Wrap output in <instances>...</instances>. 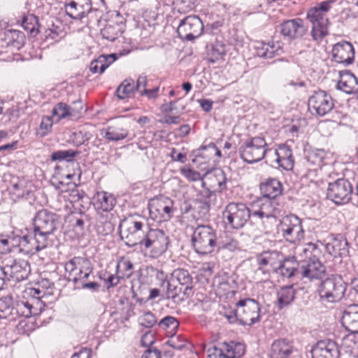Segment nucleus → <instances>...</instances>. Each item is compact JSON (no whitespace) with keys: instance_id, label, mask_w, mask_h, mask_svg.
Returning <instances> with one entry per match:
<instances>
[{"instance_id":"f257e3e1","label":"nucleus","mask_w":358,"mask_h":358,"mask_svg":"<svg viewBox=\"0 0 358 358\" xmlns=\"http://www.w3.org/2000/svg\"><path fill=\"white\" fill-rule=\"evenodd\" d=\"M59 224V215L45 209L39 210L33 220L32 231L41 246H48L49 236L54 234Z\"/></svg>"},{"instance_id":"f03ea898","label":"nucleus","mask_w":358,"mask_h":358,"mask_svg":"<svg viewBox=\"0 0 358 358\" xmlns=\"http://www.w3.org/2000/svg\"><path fill=\"white\" fill-rule=\"evenodd\" d=\"M334 2V0L322 1L308 10L307 19L312 24L311 36L314 41H320L328 35L329 21L327 13Z\"/></svg>"},{"instance_id":"7ed1b4c3","label":"nucleus","mask_w":358,"mask_h":358,"mask_svg":"<svg viewBox=\"0 0 358 358\" xmlns=\"http://www.w3.org/2000/svg\"><path fill=\"white\" fill-rule=\"evenodd\" d=\"M217 231L209 224H198L192 235V245L196 253L207 255L216 248Z\"/></svg>"},{"instance_id":"20e7f679","label":"nucleus","mask_w":358,"mask_h":358,"mask_svg":"<svg viewBox=\"0 0 358 358\" xmlns=\"http://www.w3.org/2000/svg\"><path fill=\"white\" fill-rule=\"evenodd\" d=\"M149 225L145 222L124 220L119 226L121 239L129 248L138 245L140 250L146 238Z\"/></svg>"},{"instance_id":"39448f33","label":"nucleus","mask_w":358,"mask_h":358,"mask_svg":"<svg viewBox=\"0 0 358 358\" xmlns=\"http://www.w3.org/2000/svg\"><path fill=\"white\" fill-rule=\"evenodd\" d=\"M271 152L272 149L268 148L266 140L261 136L245 141L238 149L241 158L248 164L258 162L265 157L268 159Z\"/></svg>"},{"instance_id":"423d86ee","label":"nucleus","mask_w":358,"mask_h":358,"mask_svg":"<svg viewBox=\"0 0 358 358\" xmlns=\"http://www.w3.org/2000/svg\"><path fill=\"white\" fill-rule=\"evenodd\" d=\"M260 306L255 299L247 298L236 303L233 315H227L230 322L238 320L242 325H252L259 321Z\"/></svg>"},{"instance_id":"0eeeda50","label":"nucleus","mask_w":358,"mask_h":358,"mask_svg":"<svg viewBox=\"0 0 358 358\" xmlns=\"http://www.w3.org/2000/svg\"><path fill=\"white\" fill-rule=\"evenodd\" d=\"M309 262L301 266V275L310 279L322 278L326 272V267L319 261L321 250L316 243H308L302 250Z\"/></svg>"},{"instance_id":"6e6552de","label":"nucleus","mask_w":358,"mask_h":358,"mask_svg":"<svg viewBox=\"0 0 358 358\" xmlns=\"http://www.w3.org/2000/svg\"><path fill=\"white\" fill-rule=\"evenodd\" d=\"M347 286L341 275H331L320 282L318 287L320 298L329 303L338 302L344 297Z\"/></svg>"},{"instance_id":"1a4fd4ad","label":"nucleus","mask_w":358,"mask_h":358,"mask_svg":"<svg viewBox=\"0 0 358 358\" xmlns=\"http://www.w3.org/2000/svg\"><path fill=\"white\" fill-rule=\"evenodd\" d=\"M141 251L152 258L162 255L170 244L169 236L162 229L149 228Z\"/></svg>"},{"instance_id":"9d476101","label":"nucleus","mask_w":358,"mask_h":358,"mask_svg":"<svg viewBox=\"0 0 358 358\" xmlns=\"http://www.w3.org/2000/svg\"><path fill=\"white\" fill-rule=\"evenodd\" d=\"M251 211L245 203L242 202H230L222 212L224 223L230 228L239 229L243 228L251 217Z\"/></svg>"},{"instance_id":"9b49d317","label":"nucleus","mask_w":358,"mask_h":358,"mask_svg":"<svg viewBox=\"0 0 358 358\" xmlns=\"http://www.w3.org/2000/svg\"><path fill=\"white\" fill-rule=\"evenodd\" d=\"M278 233L287 242L296 243L304 238L302 220L294 214L283 217L277 227Z\"/></svg>"},{"instance_id":"f8f14e48","label":"nucleus","mask_w":358,"mask_h":358,"mask_svg":"<svg viewBox=\"0 0 358 358\" xmlns=\"http://www.w3.org/2000/svg\"><path fill=\"white\" fill-rule=\"evenodd\" d=\"M352 192V185L348 180L338 178L329 183L327 196L336 204L341 205L350 201Z\"/></svg>"},{"instance_id":"ddd939ff","label":"nucleus","mask_w":358,"mask_h":358,"mask_svg":"<svg viewBox=\"0 0 358 358\" xmlns=\"http://www.w3.org/2000/svg\"><path fill=\"white\" fill-rule=\"evenodd\" d=\"M203 31V22L196 15H189L181 20L177 29L178 36L188 41L199 37Z\"/></svg>"},{"instance_id":"4468645a","label":"nucleus","mask_w":358,"mask_h":358,"mask_svg":"<svg viewBox=\"0 0 358 358\" xmlns=\"http://www.w3.org/2000/svg\"><path fill=\"white\" fill-rule=\"evenodd\" d=\"M308 106L310 111H315L317 115L324 116L334 108V103L329 94L323 90H319L310 96Z\"/></svg>"},{"instance_id":"2eb2a0df","label":"nucleus","mask_w":358,"mask_h":358,"mask_svg":"<svg viewBox=\"0 0 358 358\" xmlns=\"http://www.w3.org/2000/svg\"><path fill=\"white\" fill-rule=\"evenodd\" d=\"M42 301L37 299L14 301L13 320L17 317H29L39 315L44 308Z\"/></svg>"},{"instance_id":"dca6fc26","label":"nucleus","mask_w":358,"mask_h":358,"mask_svg":"<svg viewBox=\"0 0 358 358\" xmlns=\"http://www.w3.org/2000/svg\"><path fill=\"white\" fill-rule=\"evenodd\" d=\"M266 163L273 164L275 162L278 166L287 171L292 170L294 166V159L292 149L285 144H281L278 149L272 150Z\"/></svg>"},{"instance_id":"f3484780","label":"nucleus","mask_w":358,"mask_h":358,"mask_svg":"<svg viewBox=\"0 0 358 358\" xmlns=\"http://www.w3.org/2000/svg\"><path fill=\"white\" fill-rule=\"evenodd\" d=\"M149 210L150 213H158L164 220H169L176 211L174 201L167 196L160 195L150 200Z\"/></svg>"},{"instance_id":"a211bd4d","label":"nucleus","mask_w":358,"mask_h":358,"mask_svg":"<svg viewBox=\"0 0 358 358\" xmlns=\"http://www.w3.org/2000/svg\"><path fill=\"white\" fill-rule=\"evenodd\" d=\"M6 273L7 280L13 279L20 282L26 279L31 272L29 262L24 259H14L2 266Z\"/></svg>"},{"instance_id":"6ab92c4d","label":"nucleus","mask_w":358,"mask_h":358,"mask_svg":"<svg viewBox=\"0 0 358 358\" xmlns=\"http://www.w3.org/2000/svg\"><path fill=\"white\" fill-rule=\"evenodd\" d=\"M331 52L334 61L345 66L352 64L355 60V49L350 42L343 41L336 43Z\"/></svg>"},{"instance_id":"aec40b11","label":"nucleus","mask_w":358,"mask_h":358,"mask_svg":"<svg viewBox=\"0 0 358 358\" xmlns=\"http://www.w3.org/2000/svg\"><path fill=\"white\" fill-rule=\"evenodd\" d=\"M280 29L284 37L292 40L301 38L307 32V28L301 18L285 20L280 24Z\"/></svg>"},{"instance_id":"412c9836","label":"nucleus","mask_w":358,"mask_h":358,"mask_svg":"<svg viewBox=\"0 0 358 358\" xmlns=\"http://www.w3.org/2000/svg\"><path fill=\"white\" fill-rule=\"evenodd\" d=\"M65 12L74 20H82L91 10L90 0H65Z\"/></svg>"},{"instance_id":"4be33fe9","label":"nucleus","mask_w":358,"mask_h":358,"mask_svg":"<svg viewBox=\"0 0 358 358\" xmlns=\"http://www.w3.org/2000/svg\"><path fill=\"white\" fill-rule=\"evenodd\" d=\"M313 358H338L340 352L337 343L330 339L318 341L312 350Z\"/></svg>"},{"instance_id":"5701e85b","label":"nucleus","mask_w":358,"mask_h":358,"mask_svg":"<svg viewBox=\"0 0 358 358\" xmlns=\"http://www.w3.org/2000/svg\"><path fill=\"white\" fill-rule=\"evenodd\" d=\"M339 80L336 83V89L348 94H353L358 89V79L349 70L339 71Z\"/></svg>"},{"instance_id":"b1692460","label":"nucleus","mask_w":358,"mask_h":358,"mask_svg":"<svg viewBox=\"0 0 358 358\" xmlns=\"http://www.w3.org/2000/svg\"><path fill=\"white\" fill-rule=\"evenodd\" d=\"M294 350L292 341L281 338L273 342L271 347V358H290Z\"/></svg>"},{"instance_id":"393cba45","label":"nucleus","mask_w":358,"mask_h":358,"mask_svg":"<svg viewBox=\"0 0 358 358\" xmlns=\"http://www.w3.org/2000/svg\"><path fill=\"white\" fill-rule=\"evenodd\" d=\"M206 178L209 186L215 191L222 192L227 189L228 178L222 169L217 168L208 172Z\"/></svg>"},{"instance_id":"a878e982","label":"nucleus","mask_w":358,"mask_h":358,"mask_svg":"<svg viewBox=\"0 0 358 358\" xmlns=\"http://www.w3.org/2000/svg\"><path fill=\"white\" fill-rule=\"evenodd\" d=\"M325 249L335 258L346 257L349 253L348 242L341 236L334 237L330 243H327Z\"/></svg>"},{"instance_id":"bb28decb","label":"nucleus","mask_w":358,"mask_h":358,"mask_svg":"<svg viewBox=\"0 0 358 358\" xmlns=\"http://www.w3.org/2000/svg\"><path fill=\"white\" fill-rule=\"evenodd\" d=\"M64 268L66 272L69 273L68 280L70 281L73 272L78 270V272L77 273H82L85 271H88L89 269L93 268V266L87 258L74 257L65 264Z\"/></svg>"},{"instance_id":"cd10ccee","label":"nucleus","mask_w":358,"mask_h":358,"mask_svg":"<svg viewBox=\"0 0 358 358\" xmlns=\"http://www.w3.org/2000/svg\"><path fill=\"white\" fill-rule=\"evenodd\" d=\"M260 190L264 199L275 201L282 194V184L275 178H269L260 185Z\"/></svg>"},{"instance_id":"c85d7f7f","label":"nucleus","mask_w":358,"mask_h":358,"mask_svg":"<svg viewBox=\"0 0 358 358\" xmlns=\"http://www.w3.org/2000/svg\"><path fill=\"white\" fill-rule=\"evenodd\" d=\"M115 203V197L106 192H97L93 196V205L97 210L109 212L113 208Z\"/></svg>"},{"instance_id":"c756f323","label":"nucleus","mask_w":358,"mask_h":358,"mask_svg":"<svg viewBox=\"0 0 358 358\" xmlns=\"http://www.w3.org/2000/svg\"><path fill=\"white\" fill-rule=\"evenodd\" d=\"M304 159L306 164L310 169L317 170L321 169L324 165V160L326 152L323 149H308L305 150Z\"/></svg>"},{"instance_id":"7c9ffc66","label":"nucleus","mask_w":358,"mask_h":358,"mask_svg":"<svg viewBox=\"0 0 358 358\" xmlns=\"http://www.w3.org/2000/svg\"><path fill=\"white\" fill-rule=\"evenodd\" d=\"M172 277L176 278L180 285L185 296H189L193 294L192 286V278L187 270L184 268L176 269L172 273Z\"/></svg>"},{"instance_id":"2f4dec72","label":"nucleus","mask_w":358,"mask_h":358,"mask_svg":"<svg viewBox=\"0 0 358 358\" xmlns=\"http://www.w3.org/2000/svg\"><path fill=\"white\" fill-rule=\"evenodd\" d=\"M20 251L27 255H34L37 252L45 248L47 246L39 245L35 238V234L31 231L29 235L22 236L19 241Z\"/></svg>"},{"instance_id":"473e14b6","label":"nucleus","mask_w":358,"mask_h":358,"mask_svg":"<svg viewBox=\"0 0 358 358\" xmlns=\"http://www.w3.org/2000/svg\"><path fill=\"white\" fill-rule=\"evenodd\" d=\"M279 256V253L275 251H266L257 257V262L259 266L258 270L264 274H268V266L275 268V261Z\"/></svg>"},{"instance_id":"72a5a7b5","label":"nucleus","mask_w":358,"mask_h":358,"mask_svg":"<svg viewBox=\"0 0 358 358\" xmlns=\"http://www.w3.org/2000/svg\"><path fill=\"white\" fill-rule=\"evenodd\" d=\"M278 272L285 278H290L292 276L301 274V266L294 257L285 258L278 267Z\"/></svg>"},{"instance_id":"f704fd0d","label":"nucleus","mask_w":358,"mask_h":358,"mask_svg":"<svg viewBox=\"0 0 358 358\" xmlns=\"http://www.w3.org/2000/svg\"><path fill=\"white\" fill-rule=\"evenodd\" d=\"M264 199V201L259 206V208L254 211L252 215L260 219L275 217L278 204L274 200Z\"/></svg>"},{"instance_id":"c9c22d12","label":"nucleus","mask_w":358,"mask_h":358,"mask_svg":"<svg viewBox=\"0 0 358 358\" xmlns=\"http://www.w3.org/2000/svg\"><path fill=\"white\" fill-rule=\"evenodd\" d=\"M343 322L348 324L350 331H358V304L350 305L344 311Z\"/></svg>"},{"instance_id":"e433bc0d","label":"nucleus","mask_w":358,"mask_h":358,"mask_svg":"<svg viewBox=\"0 0 358 358\" xmlns=\"http://www.w3.org/2000/svg\"><path fill=\"white\" fill-rule=\"evenodd\" d=\"M215 249L217 251L226 250L232 252L240 250L239 242L232 236L225 233L217 238Z\"/></svg>"},{"instance_id":"4c0bfd02","label":"nucleus","mask_w":358,"mask_h":358,"mask_svg":"<svg viewBox=\"0 0 358 358\" xmlns=\"http://www.w3.org/2000/svg\"><path fill=\"white\" fill-rule=\"evenodd\" d=\"M296 290L294 285L284 286L278 292V306L280 309L289 306L294 299Z\"/></svg>"},{"instance_id":"58836bf2","label":"nucleus","mask_w":358,"mask_h":358,"mask_svg":"<svg viewBox=\"0 0 358 358\" xmlns=\"http://www.w3.org/2000/svg\"><path fill=\"white\" fill-rule=\"evenodd\" d=\"M74 229L79 232L84 231L85 229H88L92 224V217L88 210L85 211L80 209L74 217Z\"/></svg>"},{"instance_id":"ea45409f","label":"nucleus","mask_w":358,"mask_h":358,"mask_svg":"<svg viewBox=\"0 0 358 358\" xmlns=\"http://www.w3.org/2000/svg\"><path fill=\"white\" fill-rule=\"evenodd\" d=\"M21 38L22 34L20 31L8 29L0 33V40L4 42L6 46L18 48L21 44Z\"/></svg>"},{"instance_id":"a19ab883","label":"nucleus","mask_w":358,"mask_h":358,"mask_svg":"<svg viewBox=\"0 0 358 358\" xmlns=\"http://www.w3.org/2000/svg\"><path fill=\"white\" fill-rule=\"evenodd\" d=\"M220 350H224L225 355L228 358H239L245 354V346L241 343L231 341L230 343H223L222 348Z\"/></svg>"},{"instance_id":"79ce46f5","label":"nucleus","mask_w":358,"mask_h":358,"mask_svg":"<svg viewBox=\"0 0 358 358\" xmlns=\"http://www.w3.org/2000/svg\"><path fill=\"white\" fill-rule=\"evenodd\" d=\"M225 53V45L220 42L207 46V59L211 64L222 59Z\"/></svg>"},{"instance_id":"37998d69","label":"nucleus","mask_w":358,"mask_h":358,"mask_svg":"<svg viewBox=\"0 0 358 358\" xmlns=\"http://www.w3.org/2000/svg\"><path fill=\"white\" fill-rule=\"evenodd\" d=\"M14 301L10 295L0 298V318L13 320Z\"/></svg>"},{"instance_id":"c03bdc74","label":"nucleus","mask_w":358,"mask_h":358,"mask_svg":"<svg viewBox=\"0 0 358 358\" xmlns=\"http://www.w3.org/2000/svg\"><path fill=\"white\" fill-rule=\"evenodd\" d=\"M22 26L31 36H36L39 32L38 19L33 14L23 16Z\"/></svg>"},{"instance_id":"a18cd8bd","label":"nucleus","mask_w":358,"mask_h":358,"mask_svg":"<svg viewBox=\"0 0 358 358\" xmlns=\"http://www.w3.org/2000/svg\"><path fill=\"white\" fill-rule=\"evenodd\" d=\"M278 48L274 43H261L256 47V54L264 59H271L278 55Z\"/></svg>"},{"instance_id":"49530a36","label":"nucleus","mask_w":358,"mask_h":358,"mask_svg":"<svg viewBox=\"0 0 358 358\" xmlns=\"http://www.w3.org/2000/svg\"><path fill=\"white\" fill-rule=\"evenodd\" d=\"M78 112V108H73L62 102L58 103L52 110V114L57 115L59 119L68 116H76V113Z\"/></svg>"},{"instance_id":"de8ad7c7","label":"nucleus","mask_w":358,"mask_h":358,"mask_svg":"<svg viewBox=\"0 0 358 358\" xmlns=\"http://www.w3.org/2000/svg\"><path fill=\"white\" fill-rule=\"evenodd\" d=\"M134 81L131 78L125 79L116 90V94L120 99L128 97L130 94L135 92Z\"/></svg>"},{"instance_id":"09e8293b","label":"nucleus","mask_w":358,"mask_h":358,"mask_svg":"<svg viewBox=\"0 0 358 358\" xmlns=\"http://www.w3.org/2000/svg\"><path fill=\"white\" fill-rule=\"evenodd\" d=\"M216 195L213 192L210 191L208 189L205 191V198L203 199H197L196 204L199 208V213L203 215L208 213L211 206L213 199H215Z\"/></svg>"},{"instance_id":"8fccbe9b","label":"nucleus","mask_w":358,"mask_h":358,"mask_svg":"<svg viewBox=\"0 0 358 358\" xmlns=\"http://www.w3.org/2000/svg\"><path fill=\"white\" fill-rule=\"evenodd\" d=\"M80 154L79 151L73 150H57L53 152L51 154L50 159L52 161H66V162H71L73 159L77 157Z\"/></svg>"},{"instance_id":"3c124183","label":"nucleus","mask_w":358,"mask_h":358,"mask_svg":"<svg viewBox=\"0 0 358 358\" xmlns=\"http://www.w3.org/2000/svg\"><path fill=\"white\" fill-rule=\"evenodd\" d=\"M158 326L164 330H169V332L174 335L179 327V322L176 317L169 315L162 319Z\"/></svg>"},{"instance_id":"603ef678","label":"nucleus","mask_w":358,"mask_h":358,"mask_svg":"<svg viewBox=\"0 0 358 358\" xmlns=\"http://www.w3.org/2000/svg\"><path fill=\"white\" fill-rule=\"evenodd\" d=\"M180 172L181 175L189 182L201 180L202 186L205 187L206 182L203 180V177L199 171L192 169L189 166H185L180 169Z\"/></svg>"},{"instance_id":"864d4df0","label":"nucleus","mask_w":358,"mask_h":358,"mask_svg":"<svg viewBox=\"0 0 358 358\" xmlns=\"http://www.w3.org/2000/svg\"><path fill=\"white\" fill-rule=\"evenodd\" d=\"M127 136V130L123 128L115 129L113 127H108L104 137L110 141H118L124 139Z\"/></svg>"},{"instance_id":"5fc2aeb1","label":"nucleus","mask_w":358,"mask_h":358,"mask_svg":"<svg viewBox=\"0 0 358 358\" xmlns=\"http://www.w3.org/2000/svg\"><path fill=\"white\" fill-rule=\"evenodd\" d=\"M101 34L103 38L114 41L120 35L119 26L116 24H106L101 30Z\"/></svg>"},{"instance_id":"6e6d98bb","label":"nucleus","mask_w":358,"mask_h":358,"mask_svg":"<svg viewBox=\"0 0 358 358\" xmlns=\"http://www.w3.org/2000/svg\"><path fill=\"white\" fill-rule=\"evenodd\" d=\"M92 136V135L89 131L83 129L73 132L71 138L73 143L76 146L79 147L81 145L85 144L86 141H88Z\"/></svg>"},{"instance_id":"4d7b16f0","label":"nucleus","mask_w":358,"mask_h":358,"mask_svg":"<svg viewBox=\"0 0 358 358\" xmlns=\"http://www.w3.org/2000/svg\"><path fill=\"white\" fill-rule=\"evenodd\" d=\"M160 285L162 289H166L167 298L174 299L182 292V287H178L166 279L163 280Z\"/></svg>"},{"instance_id":"13d9d810","label":"nucleus","mask_w":358,"mask_h":358,"mask_svg":"<svg viewBox=\"0 0 358 358\" xmlns=\"http://www.w3.org/2000/svg\"><path fill=\"white\" fill-rule=\"evenodd\" d=\"M105 55H100L97 59H94L90 66V71L94 73H102L107 69Z\"/></svg>"},{"instance_id":"bf43d9fd","label":"nucleus","mask_w":358,"mask_h":358,"mask_svg":"<svg viewBox=\"0 0 358 358\" xmlns=\"http://www.w3.org/2000/svg\"><path fill=\"white\" fill-rule=\"evenodd\" d=\"M138 322L142 327L151 328L157 323V320L152 313L147 311L138 318Z\"/></svg>"},{"instance_id":"052dcab7","label":"nucleus","mask_w":358,"mask_h":358,"mask_svg":"<svg viewBox=\"0 0 358 358\" xmlns=\"http://www.w3.org/2000/svg\"><path fill=\"white\" fill-rule=\"evenodd\" d=\"M52 126V120L50 117H43L37 130V135L40 137H44L50 132Z\"/></svg>"},{"instance_id":"680f3d73","label":"nucleus","mask_w":358,"mask_h":358,"mask_svg":"<svg viewBox=\"0 0 358 358\" xmlns=\"http://www.w3.org/2000/svg\"><path fill=\"white\" fill-rule=\"evenodd\" d=\"M93 268L88 270V271H85L80 273H76L74 276H71V280L75 285H82L84 282H87V280L90 277L92 273Z\"/></svg>"},{"instance_id":"e2e57ef3","label":"nucleus","mask_w":358,"mask_h":358,"mask_svg":"<svg viewBox=\"0 0 358 358\" xmlns=\"http://www.w3.org/2000/svg\"><path fill=\"white\" fill-rule=\"evenodd\" d=\"M141 358H162L161 352L156 348H148L145 351Z\"/></svg>"},{"instance_id":"0e129e2a","label":"nucleus","mask_w":358,"mask_h":358,"mask_svg":"<svg viewBox=\"0 0 358 358\" xmlns=\"http://www.w3.org/2000/svg\"><path fill=\"white\" fill-rule=\"evenodd\" d=\"M147 77L145 76H140L136 81V85H135L136 91H138L141 93L143 90L146 89L145 87L147 85Z\"/></svg>"},{"instance_id":"69168bd1","label":"nucleus","mask_w":358,"mask_h":358,"mask_svg":"<svg viewBox=\"0 0 358 358\" xmlns=\"http://www.w3.org/2000/svg\"><path fill=\"white\" fill-rule=\"evenodd\" d=\"M80 287L83 289H90L93 292H97L99 289L101 285H100V284H99L96 282L92 281V282H84L82 285H80Z\"/></svg>"},{"instance_id":"338daca9","label":"nucleus","mask_w":358,"mask_h":358,"mask_svg":"<svg viewBox=\"0 0 358 358\" xmlns=\"http://www.w3.org/2000/svg\"><path fill=\"white\" fill-rule=\"evenodd\" d=\"M206 150H210L211 152H215V154L219 157L221 156V151L217 148L214 143H210L208 145H201L199 149V151H204Z\"/></svg>"},{"instance_id":"774afa93","label":"nucleus","mask_w":358,"mask_h":358,"mask_svg":"<svg viewBox=\"0 0 358 358\" xmlns=\"http://www.w3.org/2000/svg\"><path fill=\"white\" fill-rule=\"evenodd\" d=\"M122 266L124 268V275L128 278L130 277L133 273V264L130 261L126 260L122 262Z\"/></svg>"}]
</instances>
